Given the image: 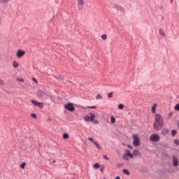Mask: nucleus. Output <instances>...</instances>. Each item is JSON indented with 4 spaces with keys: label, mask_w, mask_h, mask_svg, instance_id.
I'll return each instance as SVG.
<instances>
[{
    "label": "nucleus",
    "mask_w": 179,
    "mask_h": 179,
    "mask_svg": "<svg viewBox=\"0 0 179 179\" xmlns=\"http://www.w3.org/2000/svg\"><path fill=\"white\" fill-rule=\"evenodd\" d=\"M164 125V120L162 115L157 113L155 117V122L153 124L154 129L155 131H160Z\"/></svg>",
    "instance_id": "obj_1"
},
{
    "label": "nucleus",
    "mask_w": 179,
    "mask_h": 179,
    "mask_svg": "<svg viewBox=\"0 0 179 179\" xmlns=\"http://www.w3.org/2000/svg\"><path fill=\"white\" fill-rule=\"evenodd\" d=\"M133 139L134 146H139V145H141V140L139 139V136L138 134L133 135Z\"/></svg>",
    "instance_id": "obj_2"
},
{
    "label": "nucleus",
    "mask_w": 179,
    "mask_h": 179,
    "mask_svg": "<svg viewBox=\"0 0 179 179\" xmlns=\"http://www.w3.org/2000/svg\"><path fill=\"white\" fill-rule=\"evenodd\" d=\"M90 116H85L84 117V120L85 121H92V122H93V121H94V118H96V114L93 113H90Z\"/></svg>",
    "instance_id": "obj_3"
},
{
    "label": "nucleus",
    "mask_w": 179,
    "mask_h": 179,
    "mask_svg": "<svg viewBox=\"0 0 179 179\" xmlns=\"http://www.w3.org/2000/svg\"><path fill=\"white\" fill-rule=\"evenodd\" d=\"M151 142H159L160 141V136L159 134H152L150 137Z\"/></svg>",
    "instance_id": "obj_4"
},
{
    "label": "nucleus",
    "mask_w": 179,
    "mask_h": 179,
    "mask_svg": "<svg viewBox=\"0 0 179 179\" xmlns=\"http://www.w3.org/2000/svg\"><path fill=\"white\" fill-rule=\"evenodd\" d=\"M64 107L66 108V110H69V111H75V107L71 103L64 104Z\"/></svg>",
    "instance_id": "obj_5"
},
{
    "label": "nucleus",
    "mask_w": 179,
    "mask_h": 179,
    "mask_svg": "<svg viewBox=\"0 0 179 179\" xmlns=\"http://www.w3.org/2000/svg\"><path fill=\"white\" fill-rule=\"evenodd\" d=\"M88 141H90V142H92L94 145H95L96 148L99 149V150H101L102 147L100 145V144L97 143V142L94 141V140L92 137L88 138Z\"/></svg>",
    "instance_id": "obj_6"
},
{
    "label": "nucleus",
    "mask_w": 179,
    "mask_h": 179,
    "mask_svg": "<svg viewBox=\"0 0 179 179\" xmlns=\"http://www.w3.org/2000/svg\"><path fill=\"white\" fill-rule=\"evenodd\" d=\"M24 54H26V52H24V50H22L20 49H18V50L17 52V57L22 58V57H23L24 55Z\"/></svg>",
    "instance_id": "obj_7"
},
{
    "label": "nucleus",
    "mask_w": 179,
    "mask_h": 179,
    "mask_svg": "<svg viewBox=\"0 0 179 179\" xmlns=\"http://www.w3.org/2000/svg\"><path fill=\"white\" fill-rule=\"evenodd\" d=\"M172 160L174 167H177L178 166V159L177 158V157L173 156Z\"/></svg>",
    "instance_id": "obj_8"
},
{
    "label": "nucleus",
    "mask_w": 179,
    "mask_h": 179,
    "mask_svg": "<svg viewBox=\"0 0 179 179\" xmlns=\"http://www.w3.org/2000/svg\"><path fill=\"white\" fill-rule=\"evenodd\" d=\"M38 96H39V97H47V96L48 95H47V94L44 91L39 90L38 92Z\"/></svg>",
    "instance_id": "obj_9"
},
{
    "label": "nucleus",
    "mask_w": 179,
    "mask_h": 179,
    "mask_svg": "<svg viewBox=\"0 0 179 179\" xmlns=\"http://www.w3.org/2000/svg\"><path fill=\"white\" fill-rule=\"evenodd\" d=\"M124 156H129L130 159H132L134 157V155L129 152V150H126Z\"/></svg>",
    "instance_id": "obj_10"
},
{
    "label": "nucleus",
    "mask_w": 179,
    "mask_h": 179,
    "mask_svg": "<svg viewBox=\"0 0 179 179\" xmlns=\"http://www.w3.org/2000/svg\"><path fill=\"white\" fill-rule=\"evenodd\" d=\"M167 134H169V129H164L161 131V134L163 135L164 136H166V135H167Z\"/></svg>",
    "instance_id": "obj_11"
},
{
    "label": "nucleus",
    "mask_w": 179,
    "mask_h": 179,
    "mask_svg": "<svg viewBox=\"0 0 179 179\" xmlns=\"http://www.w3.org/2000/svg\"><path fill=\"white\" fill-rule=\"evenodd\" d=\"M79 9H82L83 5H85V1H79L78 3Z\"/></svg>",
    "instance_id": "obj_12"
},
{
    "label": "nucleus",
    "mask_w": 179,
    "mask_h": 179,
    "mask_svg": "<svg viewBox=\"0 0 179 179\" xmlns=\"http://www.w3.org/2000/svg\"><path fill=\"white\" fill-rule=\"evenodd\" d=\"M156 107H157V103H154V105L152 106V113L153 114L156 113Z\"/></svg>",
    "instance_id": "obj_13"
},
{
    "label": "nucleus",
    "mask_w": 179,
    "mask_h": 179,
    "mask_svg": "<svg viewBox=\"0 0 179 179\" xmlns=\"http://www.w3.org/2000/svg\"><path fill=\"white\" fill-rule=\"evenodd\" d=\"M133 155L134 156H141V152H139L138 150H134Z\"/></svg>",
    "instance_id": "obj_14"
},
{
    "label": "nucleus",
    "mask_w": 179,
    "mask_h": 179,
    "mask_svg": "<svg viewBox=\"0 0 179 179\" xmlns=\"http://www.w3.org/2000/svg\"><path fill=\"white\" fill-rule=\"evenodd\" d=\"M122 172L124 173V174H125L126 176H130L131 172H129V171L128 169H123Z\"/></svg>",
    "instance_id": "obj_15"
},
{
    "label": "nucleus",
    "mask_w": 179,
    "mask_h": 179,
    "mask_svg": "<svg viewBox=\"0 0 179 179\" xmlns=\"http://www.w3.org/2000/svg\"><path fill=\"white\" fill-rule=\"evenodd\" d=\"M36 107H39V108H43V107H44V103H43L42 102H38Z\"/></svg>",
    "instance_id": "obj_16"
},
{
    "label": "nucleus",
    "mask_w": 179,
    "mask_h": 179,
    "mask_svg": "<svg viewBox=\"0 0 179 179\" xmlns=\"http://www.w3.org/2000/svg\"><path fill=\"white\" fill-rule=\"evenodd\" d=\"M13 68H17V66H19V63H17V62H13Z\"/></svg>",
    "instance_id": "obj_17"
},
{
    "label": "nucleus",
    "mask_w": 179,
    "mask_h": 179,
    "mask_svg": "<svg viewBox=\"0 0 179 179\" xmlns=\"http://www.w3.org/2000/svg\"><path fill=\"white\" fill-rule=\"evenodd\" d=\"M31 103H32V104H34V106L36 107H37V104L38 103V102L36 101L34 99H31Z\"/></svg>",
    "instance_id": "obj_18"
},
{
    "label": "nucleus",
    "mask_w": 179,
    "mask_h": 179,
    "mask_svg": "<svg viewBox=\"0 0 179 179\" xmlns=\"http://www.w3.org/2000/svg\"><path fill=\"white\" fill-rule=\"evenodd\" d=\"M173 143H174L176 146H179V140H178V139H174V140H173Z\"/></svg>",
    "instance_id": "obj_19"
},
{
    "label": "nucleus",
    "mask_w": 179,
    "mask_h": 179,
    "mask_svg": "<svg viewBox=\"0 0 179 179\" xmlns=\"http://www.w3.org/2000/svg\"><path fill=\"white\" fill-rule=\"evenodd\" d=\"M110 122L111 124H114L115 122V117H114V116L110 117Z\"/></svg>",
    "instance_id": "obj_20"
},
{
    "label": "nucleus",
    "mask_w": 179,
    "mask_h": 179,
    "mask_svg": "<svg viewBox=\"0 0 179 179\" xmlns=\"http://www.w3.org/2000/svg\"><path fill=\"white\" fill-rule=\"evenodd\" d=\"M174 110H176V111H179V103H177V104L174 106Z\"/></svg>",
    "instance_id": "obj_21"
},
{
    "label": "nucleus",
    "mask_w": 179,
    "mask_h": 179,
    "mask_svg": "<svg viewBox=\"0 0 179 179\" xmlns=\"http://www.w3.org/2000/svg\"><path fill=\"white\" fill-rule=\"evenodd\" d=\"M171 135H172V136H176V135H177V131L176 130H172Z\"/></svg>",
    "instance_id": "obj_22"
},
{
    "label": "nucleus",
    "mask_w": 179,
    "mask_h": 179,
    "mask_svg": "<svg viewBox=\"0 0 179 179\" xmlns=\"http://www.w3.org/2000/svg\"><path fill=\"white\" fill-rule=\"evenodd\" d=\"M94 169H100V164L96 163L94 165Z\"/></svg>",
    "instance_id": "obj_23"
},
{
    "label": "nucleus",
    "mask_w": 179,
    "mask_h": 179,
    "mask_svg": "<svg viewBox=\"0 0 179 179\" xmlns=\"http://www.w3.org/2000/svg\"><path fill=\"white\" fill-rule=\"evenodd\" d=\"M63 138L64 139H68V138H69V135L68 134H64Z\"/></svg>",
    "instance_id": "obj_24"
},
{
    "label": "nucleus",
    "mask_w": 179,
    "mask_h": 179,
    "mask_svg": "<svg viewBox=\"0 0 179 179\" xmlns=\"http://www.w3.org/2000/svg\"><path fill=\"white\" fill-rule=\"evenodd\" d=\"M101 38H102V40H107V35L103 34L101 35Z\"/></svg>",
    "instance_id": "obj_25"
},
{
    "label": "nucleus",
    "mask_w": 179,
    "mask_h": 179,
    "mask_svg": "<svg viewBox=\"0 0 179 179\" xmlns=\"http://www.w3.org/2000/svg\"><path fill=\"white\" fill-rule=\"evenodd\" d=\"M26 167V162H23L21 165H20V168L24 169Z\"/></svg>",
    "instance_id": "obj_26"
},
{
    "label": "nucleus",
    "mask_w": 179,
    "mask_h": 179,
    "mask_svg": "<svg viewBox=\"0 0 179 179\" xmlns=\"http://www.w3.org/2000/svg\"><path fill=\"white\" fill-rule=\"evenodd\" d=\"M118 108L120 110H122L124 108V104H122V103L119 104Z\"/></svg>",
    "instance_id": "obj_27"
},
{
    "label": "nucleus",
    "mask_w": 179,
    "mask_h": 179,
    "mask_svg": "<svg viewBox=\"0 0 179 179\" xmlns=\"http://www.w3.org/2000/svg\"><path fill=\"white\" fill-rule=\"evenodd\" d=\"M96 99H103V96H101V94H98L96 96Z\"/></svg>",
    "instance_id": "obj_28"
},
{
    "label": "nucleus",
    "mask_w": 179,
    "mask_h": 179,
    "mask_svg": "<svg viewBox=\"0 0 179 179\" xmlns=\"http://www.w3.org/2000/svg\"><path fill=\"white\" fill-rule=\"evenodd\" d=\"M123 160H127V162H128L129 160V158H128V156L127 155H123Z\"/></svg>",
    "instance_id": "obj_29"
},
{
    "label": "nucleus",
    "mask_w": 179,
    "mask_h": 179,
    "mask_svg": "<svg viewBox=\"0 0 179 179\" xmlns=\"http://www.w3.org/2000/svg\"><path fill=\"white\" fill-rule=\"evenodd\" d=\"M4 85L5 82L2 79H0V86H3Z\"/></svg>",
    "instance_id": "obj_30"
},
{
    "label": "nucleus",
    "mask_w": 179,
    "mask_h": 179,
    "mask_svg": "<svg viewBox=\"0 0 179 179\" xmlns=\"http://www.w3.org/2000/svg\"><path fill=\"white\" fill-rule=\"evenodd\" d=\"M159 34H161V36H164V32L163 31L162 29H159Z\"/></svg>",
    "instance_id": "obj_31"
},
{
    "label": "nucleus",
    "mask_w": 179,
    "mask_h": 179,
    "mask_svg": "<svg viewBox=\"0 0 179 179\" xmlns=\"http://www.w3.org/2000/svg\"><path fill=\"white\" fill-rule=\"evenodd\" d=\"M31 117L32 118L36 119V118H37V115H36L35 113H32V114L31 115Z\"/></svg>",
    "instance_id": "obj_32"
},
{
    "label": "nucleus",
    "mask_w": 179,
    "mask_h": 179,
    "mask_svg": "<svg viewBox=\"0 0 179 179\" xmlns=\"http://www.w3.org/2000/svg\"><path fill=\"white\" fill-rule=\"evenodd\" d=\"M17 80L18 82H22L23 83V82H24V80L23 78H17Z\"/></svg>",
    "instance_id": "obj_33"
},
{
    "label": "nucleus",
    "mask_w": 179,
    "mask_h": 179,
    "mask_svg": "<svg viewBox=\"0 0 179 179\" xmlns=\"http://www.w3.org/2000/svg\"><path fill=\"white\" fill-rule=\"evenodd\" d=\"M113 92H110L108 94V97H109L110 99H111V97H113Z\"/></svg>",
    "instance_id": "obj_34"
},
{
    "label": "nucleus",
    "mask_w": 179,
    "mask_h": 179,
    "mask_svg": "<svg viewBox=\"0 0 179 179\" xmlns=\"http://www.w3.org/2000/svg\"><path fill=\"white\" fill-rule=\"evenodd\" d=\"M103 159H105V160H110V158H108V157H107V155H103Z\"/></svg>",
    "instance_id": "obj_35"
},
{
    "label": "nucleus",
    "mask_w": 179,
    "mask_h": 179,
    "mask_svg": "<svg viewBox=\"0 0 179 179\" xmlns=\"http://www.w3.org/2000/svg\"><path fill=\"white\" fill-rule=\"evenodd\" d=\"M122 166H124V164H120V163H118V164H117V167H122Z\"/></svg>",
    "instance_id": "obj_36"
},
{
    "label": "nucleus",
    "mask_w": 179,
    "mask_h": 179,
    "mask_svg": "<svg viewBox=\"0 0 179 179\" xmlns=\"http://www.w3.org/2000/svg\"><path fill=\"white\" fill-rule=\"evenodd\" d=\"M32 80H34V82H36V83H38V82L37 81V80L34 78H32Z\"/></svg>",
    "instance_id": "obj_37"
},
{
    "label": "nucleus",
    "mask_w": 179,
    "mask_h": 179,
    "mask_svg": "<svg viewBox=\"0 0 179 179\" xmlns=\"http://www.w3.org/2000/svg\"><path fill=\"white\" fill-rule=\"evenodd\" d=\"M89 108L94 109V108H96V106H89Z\"/></svg>",
    "instance_id": "obj_38"
},
{
    "label": "nucleus",
    "mask_w": 179,
    "mask_h": 179,
    "mask_svg": "<svg viewBox=\"0 0 179 179\" xmlns=\"http://www.w3.org/2000/svg\"><path fill=\"white\" fill-rule=\"evenodd\" d=\"M173 116V113L171 112L169 114V117H172Z\"/></svg>",
    "instance_id": "obj_39"
},
{
    "label": "nucleus",
    "mask_w": 179,
    "mask_h": 179,
    "mask_svg": "<svg viewBox=\"0 0 179 179\" xmlns=\"http://www.w3.org/2000/svg\"><path fill=\"white\" fill-rule=\"evenodd\" d=\"M128 148H129L130 149H133L132 146L131 145H128Z\"/></svg>",
    "instance_id": "obj_40"
},
{
    "label": "nucleus",
    "mask_w": 179,
    "mask_h": 179,
    "mask_svg": "<svg viewBox=\"0 0 179 179\" xmlns=\"http://www.w3.org/2000/svg\"><path fill=\"white\" fill-rule=\"evenodd\" d=\"M115 179H121V178H120V176H117Z\"/></svg>",
    "instance_id": "obj_41"
},
{
    "label": "nucleus",
    "mask_w": 179,
    "mask_h": 179,
    "mask_svg": "<svg viewBox=\"0 0 179 179\" xmlns=\"http://www.w3.org/2000/svg\"><path fill=\"white\" fill-rule=\"evenodd\" d=\"M101 171H103V169L102 168H101Z\"/></svg>",
    "instance_id": "obj_42"
},
{
    "label": "nucleus",
    "mask_w": 179,
    "mask_h": 179,
    "mask_svg": "<svg viewBox=\"0 0 179 179\" xmlns=\"http://www.w3.org/2000/svg\"><path fill=\"white\" fill-rule=\"evenodd\" d=\"M53 163H55V161H53Z\"/></svg>",
    "instance_id": "obj_43"
},
{
    "label": "nucleus",
    "mask_w": 179,
    "mask_h": 179,
    "mask_svg": "<svg viewBox=\"0 0 179 179\" xmlns=\"http://www.w3.org/2000/svg\"><path fill=\"white\" fill-rule=\"evenodd\" d=\"M103 179H106V178H103Z\"/></svg>",
    "instance_id": "obj_44"
}]
</instances>
